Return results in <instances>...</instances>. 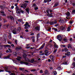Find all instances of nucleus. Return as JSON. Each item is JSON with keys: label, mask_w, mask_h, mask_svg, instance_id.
I'll list each match as a JSON object with an SVG mask.
<instances>
[{"label": "nucleus", "mask_w": 75, "mask_h": 75, "mask_svg": "<svg viewBox=\"0 0 75 75\" xmlns=\"http://www.w3.org/2000/svg\"><path fill=\"white\" fill-rule=\"evenodd\" d=\"M19 69H20V70H21V71H23L24 69L23 68H20Z\"/></svg>", "instance_id": "nucleus-44"}, {"label": "nucleus", "mask_w": 75, "mask_h": 75, "mask_svg": "<svg viewBox=\"0 0 75 75\" xmlns=\"http://www.w3.org/2000/svg\"><path fill=\"white\" fill-rule=\"evenodd\" d=\"M33 42H35V39H33L32 40Z\"/></svg>", "instance_id": "nucleus-63"}, {"label": "nucleus", "mask_w": 75, "mask_h": 75, "mask_svg": "<svg viewBox=\"0 0 75 75\" xmlns=\"http://www.w3.org/2000/svg\"><path fill=\"white\" fill-rule=\"evenodd\" d=\"M32 7H37V5L35 4H34L32 6Z\"/></svg>", "instance_id": "nucleus-39"}, {"label": "nucleus", "mask_w": 75, "mask_h": 75, "mask_svg": "<svg viewBox=\"0 0 75 75\" xmlns=\"http://www.w3.org/2000/svg\"><path fill=\"white\" fill-rule=\"evenodd\" d=\"M4 26L6 28H7L9 27V24L8 25H4Z\"/></svg>", "instance_id": "nucleus-16"}, {"label": "nucleus", "mask_w": 75, "mask_h": 75, "mask_svg": "<svg viewBox=\"0 0 75 75\" xmlns=\"http://www.w3.org/2000/svg\"><path fill=\"white\" fill-rule=\"evenodd\" d=\"M25 11L28 13V14H29V11H30V9H29V8H27L25 9Z\"/></svg>", "instance_id": "nucleus-17"}, {"label": "nucleus", "mask_w": 75, "mask_h": 75, "mask_svg": "<svg viewBox=\"0 0 75 75\" xmlns=\"http://www.w3.org/2000/svg\"><path fill=\"white\" fill-rule=\"evenodd\" d=\"M48 53H45V55H46V56H48Z\"/></svg>", "instance_id": "nucleus-62"}, {"label": "nucleus", "mask_w": 75, "mask_h": 75, "mask_svg": "<svg viewBox=\"0 0 75 75\" xmlns=\"http://www.w3.org/2000/svg\"><path fill=\"white\" fill-rule=\"evenodd\" d=\"M13 54L14 55H17V53H16V52H15L13 53Z\"/></svg>", "instance_id": "nucleus-42"}, {"label": "nucleus", "mask_w": 75, "mask_h": 75, "mask_svg": "<svg viewBox=\"0 0 75 75\" xmlns=\"http://www.w3.org/2000/svg\"><path fill=\"white\" fill-rule=\"evenodd\" d=\"M19 11H20V13L21 12L22 13H24V11L20 9H19ZM20 14H21V13H20Z\"/></svg>", "instance_id": "nucleus-29"}, {"label": "nucleus", "mask_w": 75, "mask_h": 75, "mask_svg": "<svg viewBox=\"0 0 75 75\" xmlns=\"http://www.w3.org/2000/svg\"><path fill=\"white\" fill-rule=\"evenodd\" d=\"M49 68H50V70H52V69H53L52 67H50Z\"/></svg>", "instance_id": "nucleus-53"}, {"label": "nucleus", "mask_w": 75, "mask_h": 75, "mask_svg": "<svg viewBox=\"0 0 75 75\" xmlns=\"http://www.w3.org/2000/svg\"><path fill=\"white\" fill-rule=\"evenodd\" d=\"M57 38L58 39L59 41H61L62 40V36L60 35H58L57 36Z\"/></svg>", "instance_id": "nucleus-3"}, {"label": "nucleus", "mask_w": 75, "mask_h": 75, "mask_svg": "<svg viewBox=\"0 0 75 75\" xmlns=\"http://www.w3.org/2000/svg\"><path fill=\"white\" fill-rule=\"evenodd\" d=\"M62 51V52H64V51H65V52H67V51H68V50L67 48H64V49H63Z\"/></svg>", "instance_id": "nucleus-5"}, {"label": "nucleus", "mask_w": 75, "mask_h": 75, "mask_svg": "<svg viewBox=\"0 0 75 75\" xmlns=\"http://www.w3.org/2000/svg\"><path fill=\"white\" fill-rule=\"evenodd\" d=\"M52 29H53V30H54V31H58V29L55 28H52Z\"/></svg>", "instance_id": "nucleus-37"}, {"label": "nucleus", "mask_w": 75, "mask_h": 75, "mask_svg": "<svg viewBox=\"0 0 75 75\" xmlns=\"http://www.w3.org/2000/svg\"><path fill=\"white\" fill-rule=\"evenodd\" d=\"M25 72H26V73H28V71L27 70H25Z\"/></svg>", "instance_id": "nucleus-60"}, {"label": "nucleus", "mask_w": 75, "mask_h": 75, "mask_svg": "<svg viewBox=\"0 0 75 75\" xmlns=\"http://www.w3.org/2000/svg\"><path fill=\"white\" fill-rule=\"evenodd\" d=\"M35 29L36 30V31H39L40 30V27L39 26H37L35 28Z\"/></svg>", "instance_id": "nucleus-7"}, {"label": "nucleus", "mask_w": 75, "mask_h": 75, "mask_svg": "<svg viewBox=\"0 0 75 75\" xmlns=\"http://www.w3.org/2000/svg\"><path fill=\"white\" fill-rule=\"evenodd\" d=\"M53 74L54 75H55L56 74H57V71H54L53 72Z\"/></svg>", "instance_id": "nucleus-34"}, {"label": "nucleus", "mask_w": 75, "mask_h": 75, "mask_svg": "<svg viewBox=\"0 0 75 75\" xmlns=\"http://www.w3.org/2000/svg\"><path fill=\"white\" fill-rule=\"evenodd\" d=\"M59 21V22H61V23H62V24L65 23L64 20L62 19H60V20Z\"/></svg>", "instance_id": "nucleus-8"}, {"label": "nucleus", "mask_w": 75, "mask_h": 75, "mask_svg": "<svg viewBox=\"0 0 75 75\" xmlns=\"http://www.w3.org/2000/svg\"><path fill=\"white\" fill-rule=\"evenodd\" d=\"M6 72H8L9 74H10L11 73V72L10 71H6Z\"/></svg>", "instance_id": "nucleus-55"}, {"label": "nucleus", "mask_w": 75, "mask_h": 75, "mask_svg": "<svg viewBox=\"0 0 75 75\" xmlns=\"http://www.w3.org/2000/svg\"><path fill=\"white\" fill-rule=\"evenodd\" d=\"M29 61L31 63H33V62H34L35 61H34V59H32L31 60H29Z\"/></svg>", "instance_id": "nucleus-18"}, {"label": "nucleus", "mask_w": 75, "mask_h": 75, "mask_svg": "<svg viewBox=\"0 0 75 75\" xmlns=\"http://www.w3.org/2000/svg\"><path fill=\"white\" fill-rule=\"evenodd\" d=\"M47 31H50V30H51V28L49 27H47Z\"/></svg>", "instance_id": "nucleus-25"}, {"label": "nucleus", "mask_w": 75, "mask_h": 75, "mask_svg": "<svg viewBox=\"0 0 75 75\" xmlns=\"http://www.w3.org/2000/svg\"><path fill=\"white\" fill-rule=\"evenodd\" d=\"M18 21H19V22H22V21H23V20L21 19H18Z\"/></svg>", "instance_id": "nucleus-33"}, {"label": "nucleus", "mask_w": 75, "mask_h": 75, "mask_svg": "<svg viewBox=\"0 0 75 75\" xmlns=\"http://www.w3.org/2000/svg\"><path fill=\"white\" fill-rule=\"evenodd\" d=\"M67 47L68 48H71V45L70 44H69V46H68Z\"/></svg>", "instance_id": "nucleus-36"}, {"label": "nucleus", "mask_w": 75, "mask_h": 75, "mask_svg": "<svg viewBox=\"0 0 75 75\" xmlns=\"http://www.w3.org/2000/svg\"><path fill=\"white\" fill-rule=\"evenodd\" d=\"M64 42H67V40L66 38L64 39Z\"/></svg>", "instance_id": "nucleus-48"}, {"label": "nucleus", "mask_w": 75, "mask_h": 75, "mask_svg": "<svg viewBox=\"0 0 75 75\" xmlns=\"http://www.w3.org/2000/svg\"><path fill=\"white\" fill-rule=\"evenodd\" d=\"M1 13H2V14H4V11H0Z\"/></svg>", "instance_id": "nucleus-52"}, {"label": "nucleus", "mask_w": 75, "mask_h": 75, "mask_svg": "<svg viewBox=\"0 0 75 75\" xmlns=\"http://www.w3.org/2000/svg\"><path fill=\"white\" fill-rule=\"evenodd\" d=\"M72 65L73 66L74 68H75V62H74L73 63Z\"/></svg>", "instance_id": "nucleus-41"}, {"label": "nucleus", "mask_w": 75, "mask_h": 75, "mask_svg": "<svg viewBox=\"0 0 75 75\" xmlns=\"http://www.w3.org/2000/svg\"><path fill=\"white\" fill-rule=\"evenodd\" d=\"M66 15L67 17H69V16H70V13L69 12H67L66 13Z\"/></svg>", "instance_id": "nucleus-24"}, {"label": "nucleus", "mask_w": 75, "mask_h": 75, "mask_svg": "<svg viewBox=\"0 0 75 75\" xmlns=\"http://www.w3.org/2000/svg\"><path fill=\"white\" fill-rule=\"evenodd\" d=\"M55 44L54 45V47L56 48H58V45H57L56 44V43L54 42Z\"/></svg>", "instance_id": "nucleus-20"}, {"label": "nucleus", "mask_w": 75, "mask_h": 75, "mask_svg": "<svg viewBox=\"0 0 75 75\" xmlns=\"http://www.w3.org/2000/svg\"><path fill=\"white\" fill-rule=\"evenodd\" d=\"M8 50H9V51H10L9 52H12V51L10 49H8Z\"/></svg>", "instance_id": "nucleus-51"}, {"label": "nucleus", "mask_w": 75, "mask_h": 75, "mask_svg": "<svg viewBox=\"0 0 75 75\" xmlns=\"http://www.w3.org/2000/svg\"><path fill=\"white\" fill-rule=\"evenodd\" d=\"M4 46H5V47H9V48H10V47H11V46H10V45H4Z\"/></svg>", "instance_id": "nucleus-35"}, {"label": "nucleus", "mask_w": 75, "mask_h": 75, "mask_svg": "<svg viewBox=\"0 0 75 75\" xmlns=\"http://www.w3.org/2000/svg\"><path fill=\"white\" fill-rule=\"evenodd\" d=\"M7 18H10L11 20H12L13 21H14V18L12 16H8Z\"/></svg>", "instance_id": "nucleus-12"}, {"label": "nucleus", "mask_w": 75, "mask_h": 75, "mask_svg": "<svg viewBox=\"0 0 75 75\" xmlns=\"http://www.w3.org/2000/svg\"><path fill=\"white\" fill-rule=\"evenodd\" d=\"M26 6H27V4L25 3L24 4H22L21 6V7L22 8H24V7H26Z\"/></svg>", "instance_id": "nucleus-13"}, {"label": "nucleus", "mask_w": 75, "mask_h": 75, "mask_svg": "<svg viewBox=\"0 0 75 75\" xmlns=\"http://www.w3.org/2000/svg\"><path fill=\"white\" fill-rule=\"evenodd\" d=\"M18 4H17V3L15 4V6H16V7L17 6Z\"/></svg>", "instance_id": "nucleus-57"}, {"label": "nucleus", "mask_w": 75, "mask_h": 75, "mask_svg": "<svg viewBox=\"0 0 75 75\" xmlns=\"http://www.w3.org/2000/svg\"><path fill=\"white\" fill-rule=\"evenodd\" d=\"M62 47H66V46L65 45H62Z\"/></svg>", "instance_id": "nucleus-61"}, {"label": "nucleus", "mask_w": 75, "mask_h": 75, "mask_svg": "<svg viewBox=\"0 0 75 75\" xmlns=\"http://www.w3.org/2000/svg\"><path fill=\"white\" fill-rule=\"evenodd\" d=\"M0 7L1 9H2V10H4V9H3V6H0Z\"/></svg>", "instance_id": "nucleus-45"}, {"label": "nucleus", "mask_w": 75, "mask_h": 75, "mask_svg": "<svg viewBox=\"0 0 75 75\" xmlns=\"http://www.w3.org/2000/svg\"><path fill=\"white\" fill-rule=\"evenodd\" d=\"M29 23H28L27 22H26L25 23V24L24 26H25V29H28V27H29L30 25H29Z\"/></svg>", "instance_id": "nucleus-1"}, {"label": "nucleus", "mask_w": 75, "mask_h": 75, "mask_svg": "<svg viewBox=\"0 0 75 75\" xmlns=\"http://www.w3.org/2000/svg\"><path fill=\"white\" fill-rule=\"evenodd\" d=\"M31 72H35L37 71V70L35 69H33L30 70Z\"/></svg>", "instance_id": "nucleus-27"}, {"label": "nucleus", "mask_w": 75, "mask_h": 75, "mask_svg": "<svg viewBox=\"0 0 75 75\" xmlns=\"http://www.w3.org/2000/svg\"><path fill=\"white\" fill-rule=\"evenodd\" d=\"M45 43H43L42 45L39 48V50H41V49H42V48H43L45 46Z\"/></svg>", "instance_id": "nucleus-6"}, {"label": "nucleus", "mask_w": 75, "mask_h": 75, "mask_svg": "<svg viewBox=\"0 0 75 75\" xmlns=\"http://www.w3.org/2000/svg\"><path fill=\"white\" fill-rule=\"evenodd\" d=\"M47 16L50 17H52V13H51L50 14L49 13H48V14H47Z\"/></svg>", "instance_id": "nucleus-15"}, {"label": "nucleus", "mask_w": 75, "mask_h": 75, "mask_svg": "<svg viewBox=\"0 0 75 75\" xmlns=\"http://www.w3.org/2000/svg\"><path fill=\"white\" fill-rule=\"evenodd\" d=\"M13 33L14 34H17V29L16 28H15L13 31Z\"/></svg>", "instance_id": "nucleus-9"}, {"label": "nucleus", "mask_w": 75, "mask_h": 75, "mask_svg": "<svg viewBox=\"0 0 75 75\" xmlns=\"http://www.w3.org/2000/svg\"><path fill=\"white\" fill-rule=\"evenodd\" d=\"M21 47H16V51H18V50H21Z\"/></svg>", "instance_id": "nucleus-19"}, {"label": "nucleus", "mask_w": 75, "mask_h": 75, "mask_svg": "<svg viewBox=\"0 0 75 75\" xmlns=\"http://www.w3.org/2000/svg\"><path fill=\"white\" fill-rule=\"evenodd\" d=\"M48 71L47 70H45V74L46 75H48Z\"/></svg>", "instance_id": "nucleus-22"}, {"label": "nucleus", "mask_w": 75, "mask_h": 75, "mask_svg": "<svg viewBox=\"0 0 75 75\" xmlns=\"http://www.w3.org/2000/svg\"><path fill=\"white\" fill-rule=\"evenodd\" d=\"M57 21H52L50 22V25H54V24H57Z\"/></svg>", "instance_id": "nucleus-4"}, {"label": "nucleus", "mask_w": 75, "mask_h": 75, "mask_svg": "<svg viewBox=\"0 0 75 75\" xmlns=\"http://www.w3.org/2000/svg\"><path fill=\"white\" fill-rule=\"evenodd\" d=\"M58 3L55 4L54 6V7H57V6H58Z\"/></svg>", "instance_id": "nucleus-40"}, {"label": "nucleus", "mask_w": 75, "mask_h": 75, "mask_svg": "<svg viewBox=\"0 0 75 75\" xmlns=\"http://www.w3.org/2000/svg\"><path fill=\"white\" fill-rule=\"evenodd\" d=\"M45 53H48V50H45Z\"/></svg>", "instance_id": "nucleus-46"}, {"label": "nucleus", "mask_w": 75, "mask_h": 75, "mask_svg": "<svg viewBox=\"0 0 75 75\" xmlns=\"http://www.w3.org/2000/svg\"><path fill=\"white\" fill-rule=\"evenodd\" d=\"M16 9V13H17V14H20V11H18V10L19 11V8H18V6H16V8H15Z\"/></svg>", "instance_id": "nucleus-2"}, {"label": "nucleus", "mask_w": 75, "mask_h": 75, "mask_svg": "<svg viewBox=\"0 0 75 75\" xmlns=\"http://www.w3.org/2000/svg\"><path fill=\"white\" fill-rule=\"evenodd\" d=\"M23 56L24 58H25L27 57V55L26 54H23Z\"/></svg>", "instance_id": "nucleus-43"}, {"label": "nucleus", "mask_w": 75, "mask_h": 75, "mask_svg": "<svg viewBox=\"0 0 75 75\" xmlns=\"http://www.w3.org/2000/svg\"><path fill=\"white\" fill-rule=\"evenodd\" d=\"M70 54L71 53H70V52H67V53H66L65 54V55H67V56L68 57H69L70 55Z\"/></svg>", "instance_id": "nucleus-14"}, {"label": "nucleus", "mask_w": 75, "mask_h": 75, "mask_svg": "<svg viewBox=\"0 0 75 75\" xmlns=\"http://www.w3.org/2000/svg\"><path fill=\"white\" fill-rule=\"evenodd\" d=\"M50 0H44V3H47V1H49Z\"/></svg>", "instance_id": "nucleus-38"}, {"label": "nucleus", "mask_w": 75, "mask_h": 75, "mask_svg": "<svg viewBox=\"0 0 75 75\" xmlns=\"http://www.w3.org/2000/svg\"><path fill=\"white\" fill-rule=\"evenodd\" d=\"M73 22H72V21H70V23L71 24H72Z\"/></svg>", "instance_id": "nucleus-64"}, {"label": "nucleus", "mask_w": 75, "mask_h": 75, "mask_svg": "<svg viewBox=\"0 0 75 75\" xmlns=\"http://www.w3.org/2000/svg\"><path fill=\"white\" fill-rule=\"evenodd\" d=\"M38 37H40V33H38L37 34V41L38 40Z\"/></svg>", "instance_id": "nucleus-30"}, {"label": "nucleus", "mask_w": 75, "mask_h": 75, "mask_svg": "<svg viewBox=\"0 0 75 75\" xmlns=\"http://www.w3.org/2000/svg\"><path fill=\"white\" fill-rule=\"evenodd\" d=\"M75 13V10H73L72 11V13Z\"/></svg>", "instance_id": "nucleus-59"}, {"label": "nucleus", "mask_w": 75, "mask_h": 75, "mask_svg": "<svg viewBox=\"0 0 75 75\" xmlns=\"http://www.w3.org/2000/svg\"><path fill=\"white\" fill-rule=\"evenodd\" d=\"M25 61H30V60L29 59H28L27 58H25Z\"/></svg>", "instance_id": "nucleus-31"}, {"label": "nucleus", "mask_w": 75, "mask_h": 75, "mask_svg": "<svg viewBox=\"0 0 75 75\" xmlns=\"http://www.w3.org/2000/svg\"><path fill=\"white\" fill-rule=\"evenodd\" d=\"M38 7H35V10H38Z\"/></svg>", "instance_id": "nucleus-56"}, {"label": "nucleus", "mask_w": 75, "mask_h": 75, "mask_svg": "<svg viewBox=\"0 0 75 75\" xmlns=\"http://www.w3.org/2000/svg\"><path fill=\"white\" fill-rule=\"evenodd\" d=\"M51 59L52 61V62H54V60H55V58H53L52 59Z\"/></svg>", "instance_id": "nucleus-49"}, {"label": "nucleus", "mask_w": 75, "mask_h": 75, "mask_svg": "<svg viewBox=\"0 0 75 75\" xmlns=\"http://www.w3.org/2000/svg\"><path fill=\"white\" fill-rule=\"evenodd\" d=\"M10 56H11V54H9L8 55L7 57H4V59H8L10 57Z\"/></svg>", "instance_id": "nucleus-10"}, {"label": "nucleus", "mask_w": 75, "mask_h": 75, "mask_svg": "<svg viewBox=\"0 0 75 75\" xmlns=\"http://www.w3.org/2000/svg\"><path fill=\"white\" fill-rule=\"evenodd\" d=\"M10 75H15V74L11 73V74H10Z\"/></svg>", "instance_id": "nucleus-50"}, {"label": "nucleus", "mask_w": 75, "mask_h": 75, "mask_svg": "<svg viewBox=\"0 0 75 75\" xmlns=\"http://www.w3.org/2000/svg\"><path fill=\"white\" fill-rule=\"evenodd\" d=\"M30 35H34V33H30Z\"/></svg>", "instance_id": "nucleus-47"}, {"label": "nucleus", "mask_w": 75, "mask_h": 75, "mask_svg": "<svg viewBox=\"0 0 75 75\" xmlns=\"http://www.w3.org/2000/svg\"><path fill=\"white\" fill-rule=\"evenodd\" d=\"M16 59L18 60V61H20V59H19V58H16Z\"/></svg>", "instance_id": "nucleus-58"}, {"label": "nucleus", "mask_w": 75, "mask_h": 75, "mask_svg": "<svg viewBox=\"0 0 75 75\" xmlns=\"http://www.w3.org/2000/svg\"><path fill=\"white\" fill-rule=\"evenodd\" d=\"M49 11H50V13H51L52 12V10L49 9L48 10H47V13H49Z\"/></svg>", "instance_id": "nucleus-21"}, {"label": "nucleus", "mask_w": 75, "mask_h": 75, "mask_svg": "<svg viewBox=\"0 0 75 75\" xmlns=\"http://www.w3.org/2000/svg\"><path fill=\"white\" fill-rule=\"evenodd\" d=\"M54 55H51L50 56V59H53V58H54Z\"/></svg>", "instance_id": "nucleus-28"}, {"label": "nucleus", "mask_w": 75, "mask_h": 75, "mask_svg": "<svg viewBox=\"0 0 75 75\" xmlns=\"http://www.w3.org/2000/svg\"><path fill=\"white\" fill-rule=\"evenodd\" d=\"M20 30H21V28L20 27H18V32H20Z\"/></svg>", "instance_id": "nucleus-26"}, {"label": "nucleus", "mask_w": 75, "mask_h": 75, "mask_svg": "<svg viewBox=\"0 0 75 75\" xmlns=\"http://www.w3.org/2000/svg\"><path fill=\"white\" fill-rule=\"evenodd\" d=\"M9 35H8V37L9 39H11V33L9 34Z\"/></svg>", "instance_id": "nucleus-23"}, {"label": "nucleus", "mask_w": 75, "mask_h": 75, "mask_svg": "<svg viewBox=\"0 0 75 75\" xmlns=\"http://www.w3.org/2000/svg\"><path fill=\"white\" fill-rule=\"evenodd\" d=\"M40 73H43V71H42V70H40Z\"/></svg>", "instance_id": "nucleus-54"}, {"label": "nucleus", "mask_w": 75, "mask_h": 75, "mask_svg": "<svg viewBox=\"0 0 75 75\" xmlns=\"http://www.w3.org/2000/svg\"><path fill=\"white\" fill-rule=\"evenodd\" d=\"M21 64H24L25 65H28V63L27 62H21Z\"/></svg>", "instance_id": "nucleus-11"}, {"label": "nucleus", "mask_w": 75, "mask_h": 75, "mask_svg": "<svg viewBox=\"0 0 75 75\" xmlns=\"http://www.w3.org/2000/svg\"><path fill=\"white\" fill-rule=\"evenodd\" d=\"M71 30V28L69 27H68L67 28V31H69Z\"/></svg>", "instance_id": "nucleus-32"}]
</instances>
